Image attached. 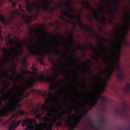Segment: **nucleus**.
Returning <instances> with one entry per match:
<instances>
[{"label":"nucleus","instance_id":"obj_15","mask_svg":"<svg viewBox=\"0 0 130 130\" xmlns=\"http://www.w3.org/2000/svg\"><path fill=\"white\" fill-rule=\"evenodd\" d=\"M92 13L93 14V17L95 20L97 21H99V18L98 15V12L100 13L101 12V10L100 9H99L96 10H94L93 9H92Z\"/></svg>","mask_w":130,"mask_h":130},{"label":"nucleus","instance_id":"obj_19","mask_svg":"<svg viewBox=\"0 0 130 130\" xmlns=\"http://www.w3.org/2000/svg\"><path fill=\"white\" fill-rule=\"evenodd\" d=\"M9 70H0V74L3 76H5L6 78L9 77L11 79H12V77H10L8 73Z\"/></svg>","mask_w":130,"mask_h":130},{"label":"nucleus","instance_id":"obj_24","mask_svg":"<svg viewBox=\"0 0 130 130\" xmlns=\"http://www.w3.org/2000/svg\"><path fill=\"white\" fill-rule=\"evenodd\" d=\"M84 120L85 123L87 125L90 126L92 128H94V125L91 120L87 118L85 119Z\"/></svg>","mask_w":130,"mask_h":130},{"label":"nucleus","instance_id":"obj_8","mask_svg":"<svg viewBox=\"0 0 130 130\" xmlns=\"http://www.w3.org/2000/svg\"><path fill=\"white\" fill-rule=\"evenodd\" d=\"M21 88V87H19V88H18L16 86H14L13 88L8 90L9 95L8 94V95H5V96L6 97V96H7V97L10 96L13 98H13L15 97L17 95L18 100L19 102L21 101L24 97H27V95H24L23 92L20 94L18 93V92L19 90V89Z\"/></svg>","mask_w":130,"mask_h":130},{"label":"nucleus","instance_id":"obj_32","mask_svg":"<svg viewBox=\"0 0 130 130\" xmlns=\"http://www.w3.org/2000/svg\"><path fill=\"white\" fill-rule=\"evenodd\" d=\"M21 120H19L18 121H17L12 125H13V126L14 129H15L19 126V124L21 122Z\"/></svg>","mask_w":130,"mask_h":130},{"label":"nucleus","instance_id":"obj_35","mask_svg":"<svg viewBox=\"0 0 130 130\" xmlns=\"http://www.w3.org/2000/svg\"><path fill=\"white\" fill-rule=\"evenodd\" d=\"M12 13L14 15L18 16L19 14V12L18 10H14L12 12Z\"/></svg>","mask_w":130,"mask_h":130},{"label":"nucleus","instance_id":"obj_30","mask_svg":"<svg viewBox=\"0 0 130 130\" xmlns=\"http://www.w3.org/2000/svg\"><path fill=\"white\" fill-rule=\"evenodd\" d=\"M124 91L126 93L129 94L130 92V85L127 84L126 87L124 88Z\"/></svg>","mask_w":130,"mask_h":130},{"label":"nucleus","instance_id":"obj_60","mask_svg":"<svg viewBox=\"0 0 130 130\" xmlns=\"http://www.w3.org/2000/svg\"><path fill=\"white\" fill-rule=\"evenodd\" d=\"M62 54L63 56H65L67 55V54H66V53L64 52L63 53H62Z\"/></svg>","mask_w":130,"mask_h":130},{"label":"nucleus","instance_id":"obj_47","mask_svg":"<svg viewBox=\"0 0 130 130\" xmlns=\"http://www.w3.org/2000/svg\"><path fill=\"white\" fill-rule=\"evenodd\" d=\"M36 117L38 119H41V115L39 113L36 114Z\"/></svg>","mask_w":130,"mask_h":130},{"label":"nucleus","instance_id":"obj_50","mask_svg":"<svg viewBox=\"0 0 130 130\" xmlns=\"http://www.w3.org/2000/svg\"><path fill=\"white\" fill-rule=\"evenodd\" d=\"M83 83L84 85V87L85 88H86V84L87 83V82L86 80H84L83 82Z\"/></svg>","mask_w":130,"mask_h":130},{"label":"nucleus","instance_id":"obj_53","mask_svg":"<svg viewBox=\"0 0 130 130\" xmlns=\"http://www.w3.org/2000/svg\"><path fill=\"white\" fill-rule=\"evenodd\" d=\"M13 127V125H11V126H10L9 128V130H12Z\"/></svg>","mask_w":130,"mask_h":130},{"label":"nucleus","instance_id":"obj_46","mask_svg":"<svg viewBox=\"0 0 130 130\" xmlns=\"http://www.w3.org/2000/svg\"><path fill=\"white\" fill-rule=\"evenodd\" d=\"M18 6L19 8L21 10V11L22 12H25V10L24 9L22 8V6L21 4H19Z\"/></svg>","mask_w":130,"mask_h":130},{"label":"nucleus","instance_id":"obj_11","mask_svg":"<svg viewBox=\"0 0 130 130\" xmlns=\"http://www.w3.org/2000/svg\"><path fill=\"white\" fill-rule=\"evenodd\" d=\"M56 95H55L53 94L51 92H48V93L47 98H46L45 100V102L46 103V105L42 106L41 107V108L43 110H45L47 107V105L48 103L50 102L51 99H55Z\"/></svg>","mask_w":130,"mask_h":130},{"label":"nucleus","instance_id":"obj_29","mask_svg":"<svg viewBox=\"0 0 130 130\" xmlns=\"http://www.w3.org/2000/svg\"><path fill=\"white\" fill-rule=\"evenodd\" d=\"M111 14L109 15V17L111 18L110 19V21L112 24L113 23V21H115L116 20L115 15L114 13H112L110 11Z\"/></svg>","mask_w":130,"mask_h":130},{"label":"nucleus","instance_id":"obj_22","mask_svg":"<svg viewBox=\"0 0 130 130\" xmlns=\"http://www.w3.org/2000/svg\"><path fill=\"white\" fill-rule=\"evenodd\" d=\"M52 64L54 66L55 68L51 69V70L54 72V74L56 76H57L58 74V72L57 71H59L56 64L54 62H52Z\"/></svg>","mask_w":130,"mask_h":130},{"label":"nucleus","instance_id":"obj_18","mask_svg":"<svg viewBox=\"0 0 130 130\" xmlns=\"http://www.w3.org/2000/svg\"><path fill=\"white\" fill-rule=\"evenodd\" d=\"M102 77V76H100L98 75H96L94 76V79L95 82L97 85H101L103 83L101 79Z\"/></svg>","mask_w":130,"mask_h":130},{"label":"nucleus","instance_id":"obj_14","mask_svg":"<svg viewBox=\"0 0 130 130\" xmlns=\"http://www.w3.org/2000/svg\"><path fill=\"white\" fill-rule=\"evenodd\" d=\"M50 80V81L49 82H48V83H50V82H51V81L52 80H53L54 83H55V84L54 86H50L49 87V89L50 90L52 91L54 90L55 88L54 87V86H56L58 89H61V87L59 85V84H57L55 82V80H54L51 77L50 78L48 77Z\"/></svg>","mask_w":130,"mask_h":130},{"label":"nucleus","instance_id":"obj_63","mask_svg":"<svg viewBox=\"0 0 130 130\" xmlns=\"http://www.w3.org/2000/svg\"><path fill=\"white\" fill-rule=\"evenodd\" d=\"M35 69V67L34 65H33L32 67L31 68V69L33 70H34V69Z\"/></svg>","mask_w":130,"mask_h":130},{"label":"nucleus","instance_id":"obj_9","mask_svg":"<svg viewBox=\"0 0 130 130\" xmlns=\"http://www.w3.org/2000/svg\"><path fill=\"white\" fill-rule=\"evenodd\" d=\"M30 54L39 57H41L42 58L39 57L37 59L38 61L41 64L44 65L45 63L43 59L44 57V54L41 52V51L43 50H53V49H27ZM59 50L60 49H56ZM63 50H71V49H62ZM77 51V49H72Z\"/></svg>","mask_w":130,"mask_h":130},{"label":"nucleus","instance_id":"obj_33","mask_svg":"<svg viewBox=\"0 0 130 130\" xmlns=\"http://www.w3.org/2000/svg\"><path fill=\"white\" fill-rule=\"evenodd\" d=\"M59 100H57V101H56V102L57 103V104L56 105H50L49 106L50 107H56L58 108H60L61 107V106L58 103Z\"/></svg>","mask_w":130,"mask_h":130},{"label":"nucleus","instance_id":"obj_38","mask_svg":"<svg viewBox=\"0 0 130 130\" xmlns=\"http://www.w3.org/2000/svg\"><path fill=\"white\" fill-rule=\"evenodd\" d=\"M69 112L71 113V111H68L66 109H63L61 111V113L64 114L65 113L68 114Z\"/></svg>","mask_w":130,"mask_h":130},{"label":"nucleus","instance_id":"obj_37","mask_svg":"<svg viewBox=\"0 0 130 130\" xmlns=\"http://www.w3.org/2000/svg\"><path fill=\"white\" fill-rule=\"evenodd\" d=\"M124 18L126 20L130 19V14L129 13H127V14L124 15Z\"/></svg>","mask_w":130,"mask_h":130},{"label":"nucleus","instance_id":"obj_13","mask_svg":"<svg viewBox=\"0 0 130 130\" xmlns=\"http://www.w3.org/2000/svg\"><path fill=\"white\" fill-rule=\"evenodd\" d=\"M80 116L81 118H79L78 121L74 122L69 125V127L71 130H74L76 127L78 126L82 118L84 116L83 115H81Z\"/></svg>","mask_w":130,"mask_h":130},{"label":"nucleus","instance_id":"obj_58","mask_svg":"<svg viewBox=\"0 0 130 130\" xmlns=\"http://www.w3.org/2000/svg\"><path fill=\"white\" fill-rule=\"evenodd\" d=\"M20 75L19 74V75H18L16 77L17 78H20Z\"/></svg>","mask_w":130,"mask_h":130},{"label":"nucleus","instance_id":"obj_1","mask_svg":"<svg viewBox=\"0 0 130 130\" xmlns=\"http://www.w3.org/2000/svg\"><path fill=\"white\" fill-rule=\"evenodd\" d=\"M115 25L118 27V28L116 30V33L114 34L116 39H117L118 37L119 36V38L117 41H115L108 39H107L103 38L98 35H96L97 40L98 42V44L100 46H101L103 44V40H104V42L106 44H111L113 45H117L120 47L118 48H86V49H122L121 47L123 45V36L120 35L119 32H121V28L123 26L119 23L115 24ZM40 32L43 34L42 38L39 40L38 43L39 44L41 45H62L66 47L65 48H29L27 49H85L79 48H70L69 47L70 46L74 45L75 44V42L74 38L72 35H69L68 37L69 40L66 41L63 40V37L62 36L58 33L55 36L51 34L49 32L47 33L49 36L52 37L53 38L50 40H47L44 37V36L46 35L47 33L45 30L42 28L39 29Z\"/></svg>","mask_w":130,"mask_h":130},{"label":"nucleus","instance_id":"obj_2","mask_svg":"<svg viewBox=\"0 0 130 130\" xmlns=\"http://www.w3.org/2000/svg\"><path fill=\"white\" fill-rule=\"evenodd\" d=\"M26 2L25 8L27 11L30 13H32L34 9H36L37 13H39L41 9L45 11L48 10L50 13H53L54 9L51 6V3L47 0H42V4H38V1L37 0L32 4L28 0H25Z\"/></svg>","mask_w":130,"mask_h":130},{"label":"nucleus","instance_id":"obj_21","mask_svg":"<svg viewBox=\"0 0 130 130\" xmlns=\"http://www.w3.org/2000/svg\"><path fill=\"white\" fill-rule=\"evenodd\" d=\"M126 109V107L124 106V107L123 110L121 108H116L115 110V111L117 114L119 115L120 114L122 111L124 112H125Z\"/></svg>","mask_w":130,"mask_h":130},{"label":"nucleus","instance_id":"obj_42","mask_svg":"<svg viewBox=\"0 0 130 130\" xmlns=\"http://www.w3.org/2000/svg\"><path fill=\"white\" fill-rule=\"evenodd\" d=\"M16 66H13L12 67V68L13 69V70L11 72V73L13 75L16 74V70L15 69Z\"/></svg>","mask_w":130,"mask_h":130},{"label":"nucleus","instance_id":"obj_52","mask_svg":"<svg viewBox=\"0 0 130 130\" xmlns=\"http://www.w3.org/2000/svg\"><path fill=\"white\" fill-rule=\"evenodd\" d=\"M70 23H71L74 26H75V23L73 21H72L70 22Z\"/></svg>","mask_w":130,"mask_h":130},{"label":"nucleus","instance_id":"obj_39","mask_svg":"<svg viewBox=\"0 0 130 130\" xmlns=\"http://www.w3.org/2000/svg\"><path fill=\"white\" fill-rule=\"evenodd\" d=\"M3 50V55L4 56H6L7 55V52L6 50H8L7 51L9 52L10 51L11 49H2Z\"/></svg>","mask_w":130,"mask_h":130},{"label":"nucleus","instance_id":"obj_28","mask_svg":"<svg viewBox=\"0 0 130 130\" xmlns=\"http://www.w3.org/2000/svg\"><path fill=\"white\" fill-rule=\"evenodd\" d=\"M0 21L2 22L4 24H8V22L2 14H0Z\"/></svg>","mask_w":130,"mask_h":130},{"label":"nucleus","instance_id":"obj_12","mask_svg":"<svg viewBox=\"0 0 130 130\" xmlns=\"http://www.w3.org/2000/svg\"><path fill=\"white\" fill-rule=\"evenodd\" d=\"M23 49H11L13 50L14 53V54L11 56V57L14 59L15 58L18 61V57L19 55L21 54L23 52Z\"/></svg>","mask_w":130,"mask_h":130},{"label":"nucleus","instance_id":"obj_5","mask_svg":"<svg viewBox=\"0 0 130 130\" xmlns=\"http://www.w3.org/2000/svg\"><path fill=\"white\" fill-rule=\"evenodd\" d=\"M74 9L72 8H69L68 11L64 10H62L61 13L67 18L70 19H72L74 17L76 19L78 20L79 21L78 22V26L84 30H86L88 32L92 33L94 32L93 29L91 28H89L84 24L80 20V18L79 16L76 15L74 16L72 14H70V13L72 12Z\"/></svg>","mask_w":130,"mask_h":130},{"label":"nucleus","instance_id":"obj_43","mask_svg":"<svg viewBox=\"0 0 130 130\" xmlns=\"http://www.w3.org/2000/svg\"><path fill=\"white\" fill-rule=\"evenodd\" d=\"M106 21V18L104 17H103L101 19V22L103 24H104L105 23Z\"/></svg>","mask_w":130,"mask_h":130},{"label":"nucleus","instance_id":"obj_17","mask_svg":"<svg viewBox=\"0 0 130 130\" xmlns=\"http://www.w3.org/2000/svg\"><path fill=\"white\" fill-rule=\"evenodd\" d=\"M57 119V118H55V119H53L51 121L49 125L47 127V130H52L54 125Z\"/></svg>","mask_w":130,"mask_h":130},{"label":"nucleus","instance_id":"obj_55","mask_svg":"<svg viewBox=\"0 0 130 130\" xmlns=\"http://www.w3.org/2000/svg\"><path fill=\"white\" fill-rule=\"evenodd\" d=\"M64 106H65L67 109H69L70 108V107L69 106L67 105L64 104Z\"/></svg>","mask_w":130,"mask_h":130},{"label":"nucleus","instance_id":"obj_7","mask_svg":"<svg viewBox=\"0 0 130 130\" xmlns=\"http://www.w3.org/2000/svg\"><path fill=\"white\" fill-rule=\"evenodd\" d=\"M33 73L36 76H34L32 79L30 80H25L26 83L29 85L30 87L32 86L36 82H39L42 83L43 82H46L50 81V80L48 77H46L45 75L42 73L40 74L39 75H38V73L37 71L33 72Z\"/></svg>","mask_w":130,"mask_h":130},{"label":"nucleus","instance_id":"obj_26","mask_svg":"<svg viewBox=\"0 0 130 130\" xmlns=\"http://www.w3.org/2000/svg\"><path fill=\"white\" fill-rule=\"evenodd\" d=\"M82 4L83 5V7L84 8L85 6V8L87 9H89L91 7L90 4L87 1H86L85 2H83Z\"/></svg>","mask_w":130,"mask_h":130},{"label":"nucleus","instance_id":"obj_61","mask_svg":"<svg viewBox=\"0 0 130 130\" xmlns=\"http://www.w3.org/2000/svg\"><path fill=\"white\" fill-rule=\"evenodd\" d=\"M33 72H35V71H37V69L35 68V69H34V70H33Z\"/></svg>","mask_w":130,"mask_h":130},{"label":"nucleus","instance_id":"obj_40","mask_svg":"<svg viewBox=\"0 0 130 130\" xmlns=\"http://www.w3.org/2000/svg\"><path fill=\"white\" fill-rule=\"evenodd\" d=\"M27 59L26 58H24L22 59V63L23 66H25L27 63Z\"/></svg>","mask_w":130,"mask_h":130},{"label":"nucleus","instance_id":"obj_36","mask_svg":"<svg viewBox=\"0 0 130 130\" xmlns=\"http://www.w3.org/2000/svg\"><path fill=\"white\" fill-rule=\"evenodd\" d=\"M40 110L38 108L32 109V111L35 114H38L39 113V111Z\"/></svg>","mask_w":130,"mask_h":130},{"label":"nucleus","instance_id":"obj_44","mask_svg":"<svg viewBox=\"0 0 130 130\" xmlns=\"http://www.w3.org/2000/svg\"><path fill=\"white\" fill-rule=\"evenodd\" d=\"M35 130H39V128L40 126V125L36 124L35 125Z\"/></svg>","mask_w":130,"mask_h":130},{"label":"nucleus","instance_id":"obj_45","mask_svg":"<svg viewBox=\"0 0 130 130\" xmlns=\"http://www.w3.org/2000/svg\"><path fill=\"white\" fill-rule=\"evenodd\" d=\"M2 31V30L0 28V40L2 41H3L4 40V39L3 37L2 36L1 34V32Z\"/></svg>","mask_w":130,"mask_h":130},{"label":"nucleus","instance_id":"obj_57","mask_svg":"<svg viewBox=\"0 0 130 130\" xmlns=\"http://www.w3.org/2000/svg\"><path fill=\"white\" fill-rule=\"evenodd\" d=\"M60 66L61 67V69L62 70H64V68L62 67L61 65H60Z\"/></svg>","mask_w":130,"mask_h":130},{"label":"nucleus","instance_id":"obj_3","mask_svg":"<svg viewBox=\"0 0 130 130\" xmlns=\"http://www.w3.org/2000/svg\"><path fill=\"white\" fill-rule=\"evenodd\" d=\"M93 50L94 51L96 55H90V57L93 60L96 61H98L99 58V53L96 51L98 49H91ZM100 50H108V49H100ZM113 50L112 54L111 56V58H115L116 61H113L112 64L113 65V67L111 69H110L108 71V73L110 76H111L115 70H116L119 72H121L120 68L119 66V63L118 61L119 60L121 53L120 52L121 49H110Z\"/></svg>","mask_w":130,"mask_h":130},{"label":"nucleus","instance_id":"obj_59","mask_svg":"<svg viewBox=\"0 0 130 130\" xmlns=\"http://www.w3.org/2000/svg\"><path fill=\"white\" fill-rule=\"evenodd\" d=\"M43 96L44 98H46V94L45 93H44L43 94Z\"/></svg>","mask_w":130,"mask_h":130},{"label":"nucleus","instance_id":"obj_16","mask_svg":"<svg viewBox=\"0 0 130 130\" xmlns=\"http://www.w3.org/2000/svg\"><path fill=\"white\" fill-rule=\"evenodd\" d=\"M99 100V98L97 97L94 99L93 101H87L86 102L87 104L91 108H92L97 104L98 101Z\"/></svg>","mask_w":130,"mask_h":130},{"label":"nucleus","instance_id":"obj_51","mask_svg":"<svg viewBox=\"0 0 130 130\" xmlns=\"http://www.w3.org/2000/svg\"><path fill=\"white\" fill-rule=\"evenodd\" d=\"M121 2V1L120 0H117L114 2L116 5L119 4Z\"/></svg>","mask_w":130,"mask_h":130},{"label":"nucleus","instance_id":"obj_48","mask_svg":"<svg viewBox=\"0 0 130 130\" xmlns=\"http://www.w3.org/2000/svg\"><path fill=\"white\" fill-rule=\"evenodd\" d=\"M10 84V82L9 81H8L6 84V87H4V88L5 89H7V87L9 86Z\"/></svg>","mask_w":130,"mask_h":130},{"label":"nucleus","instance_id":"obj_64","mask_svg":"<svg viewBox=\"0 0 130 130\" xmlns=\"http://www.w3.org/2000/svg\"><path fill=\"white\" fill-rule=\"evenodd\" d=\"M80 50H81L82 51H83L85 52V51H86V49H80Z\"/></svg>","mask_w":130,"mask_h":130},{"label":"nucleus","instance_id":"obj_54","mask_svg":"<svg viewBox=\"0 0 130 130\" xmlns=\"http://www.w3.org/2000/svg\"><path fill=\"white\" fill-rule=\"evenodd\" d=\"M61 74L64 76H65L66 75V74L65 73V72L64 71H62L61 72Z\"/></svg>","mask_w":130,"mask_h":130},{"label":"nucleus","instance_id":"obj_41","mask_svg":"<svg viewBox=\"0 0 130 130\" xmlns=\"http://www.w3.org/2000/svg\"><path fill=\"white\" fill-rule=\"evenodd\" d=\"M8 114L6 112H4V110L0 112V117L1 116H7Z\"/></svg>","mask_w":130,"mask_h":130},{"label":"nucleus","instance_id":"obj_31","mask_svg":"<svg viewBox=\"0 0 130 130\" xmlns=\"http://www.w3.org/2000/svg\"><path fill=\"white\" fill-rule=\"evenodd\" d=\"M118 77L121 81H123L125 80V77L124 74L122 73H121L117 75Z\"/></svg>","mask_w":130,"mask_h":130},{"label":"nucleus","instance_id":"obj_49","mask_svg":"<svg viewBox=\"0 0 130 130\" xmlns=\"http://www.w3.org/2000/svg\"><path fill=\"white\" fill-rule=\"evenodd\" d=\"M59 17L61 19L63 20L64 21H66V19L62 15H59Z\"/></svg>","mask_w":130,"mask_h":130},{"label":"nucleus","instance_id":"obj_10","mask_svg":"<svg viewBox=\"0 0 130 130\" xmlns=\"http://www.w3.org/2000/svg\"><path fill=\"white\" fill-rule=\"evenodd\" d=\"M33 123V121L31 119L29 118L24 120L23 122L22 126L24 127V125H26L27 127L24 130H33L35 126L31 125Z\"/></svg>","mask_w":130,"mask_h":130},{"label":"nucleus","instance_id":"obj_62","mask_svg":"<svg viewBox=\"0 0 130 130\" xmlns=\"http://www.w3.org/2000/svg\"><path fill=\"white\" fill-rule=\"evenodd\" d=\"M105 86V84H103V90L104 89Z\"/></svg>","mask_w":130,"mask_h":130},{"label":"nucleus","instance_id":"obj_34","mask_svg":"<svg viewBox=\"0 0 130 130\" xmlns=\"http://www.w3.org/2000/svg\"><path fill=\"white\" fill-rule=\"evenodd\" d=\"M38 31V30H36L34 28H31L30 29V30L29 31V33L30 36H32V34L35 31H36V32H37Z\"/></svg>","mask_w":130,"mask_h":130},{"label":"nucleus","instance_id":"obj_56","mask_svg":"<svg viewBox=\"0 0 130 130\" xmlns=\"http://www.w3.org/2000/svg\"><path fill=\"white\" fill-rule=\"evenodd\" d=\"M29 39L31 42H33V39L32 38H29Z\"/></svg>","mask_w":130,"mask_h":130},{"label":"nucleus","instance_id":"obj_23","mask_svg":"<svg viewBox=\"0 0 130 130\" xmlns=\"http://www.w3.org/2000/svg\"><path fill=\"white\" fill-rule=\"evenodd\" d=\"M79 66L83 68H86L90 70H88L87 69L85 70V71L88 74H90L91 73V71H90L91 70V69L90 68V67L87 65H85L84 64H82Z\"/></svg>","mask_w":130,"mask_h":130},{"label":"nucleus","instance_id":"obj_6","mask_svg":"<svg viewBox=\"0 0 130 130\" xmlns=\"http://www.w3.org/2000/svg\"><path fill=\"white\" fill-rule=\"evenodd\" d=\"M5 39L7 44L11 46H14L15 48H11L8 49H24L23 43L20 41V39L15 36L13 39L11 38V36L8 33L5 38ZM2 49H7L4 47Z\"/></svg>","mask_w":130,"mask_h":130},{"label":"nucleus","instance_id":"obj_20","mask_svg":"<svg viewBox=\"0 0 130 130\" xmlns=\"http://www.w3.org/2000/svg\"><path fill=\"white\" fill-rule=\"evenodd\" d=\"M22 18L23 20L27 24L29 23L31 21V19L26 14L24 13L22 15Z\"/></svg>","mask_w":130,"mask_h":130},{"label":"nucleus","instance_id":"obj_25","mask_svg":"<svg viewBox=\"0 0 130 130\" xmlns=\"http://www.w3.org/2000/svg\"><path fill=\"white\" fill-rule=\"evenodd\" d=\"M50 112L47 113V115L48 117H44L43 118V121L45 122H47L48 121L50 120V119L51 118L52 116V113L51 112V111L52 110L51 109H50Z\"/></svg>","mask_w":130,"mask_h":130},{"label":"nucleus","instance_id":"obj_4","mask_svg":"<svg viewBox=\"0 0 130 130\" xmlns=\"http://www.w3.org/2000/svg\"><path fill=\"white\" fill-rule=\"evenodd\" d=\"M8 93L4 94L2 96H0L1 99L3 101H5L7 99H8L10 101L9 103L10 106L9 108L6 109L4 111V112H6L8 115L9 112H12L17 111L20 114L24 115L25 112L22 110H18L17 109V107H20L21 105L18 103H16L14 102L13 98L10 96L7 97L6 98L5 95H8Z\"/></svg>","mask_w":130,"mask_h":130},{"label":"nucleus","instance_id":"obj_27","mask_svg":"<svg viewBox=\"0 0 130 130\" xmlns=\"http://www.w3.org/2000/svg\"><path fill=\"white\" fill-rule=\"evenodd\" d=\"M62 117L61 115H59L58 116V122L56 123L55 126H61L62 125V122L61 120V118Z\"/></svg>","mask_w":130,"mask_h":130}]
</instances>
